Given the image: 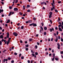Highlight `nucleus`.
<instances>
[{"label":"nucleus","instance_id":"nucleus-1","mask_svg":"<svg viewBox=\"0 0 63 63\" xmlns=\"http://www.w3.org/2000/svg\"><path fill=\"white\" fill-rule=\"evenodd\" d=\"M53 54V58L52 59V61H54L55 59V54L54 53H53L52 54Z\"/></svg>","mask_w":63,"mask_h":63},{"label":"nucleus","instance_id":"nucleus-2","mask_svg":"<svg viewBox=\"0 0 63 63\" xmlns=\"http://www.w3.org/2000/svg\"><path fill=\"white\" fill-rule=\"evenodd\" d=\"M13 34L15 36H17L18 35L17 33L16 32H13Z\"/></svg>","mask_w":63,"mask_h":63},{"label":"nucleus","instance_id":"nucleus-3","mask_svg":"<svg viewBox=\"0 0 63 63\" xmlns=\"http://www.w3.org/2000/svg\"><path fill=\"white\" fill-rule=\"evenodd\" d=\"M49 30H50L51 32H52V31H53L54 30V28H52V29H49Z\"/></svg>","mask_w":63,"mask_h":63},{"label":"nucleus","instance_id":"nucleus-4","mask_svg":"<svg viewBox=\"0 0 63 63\" xmlns=\"http://www.w3.org/2000/svg\"><path fill=\"white\" fill-rule=\"evenodd\" d=\"M3 36L2 34H1V35H0V39L1 38V39H3Z\"/></svg>","mask_w":63,"mask_h":63},{"label":"nucleus","instance_id":"nucleus-5","mask_svg":"<svg viewBox=\"0 0 63 63\" xmlns=\"http://www.w3.org/2000/svg\"><path fill=\"white\" fill-rule=\"evenodd\" d=\"M58 29L59 31L61 32L62 31V29H61V28L60 27H59Z\"/></svg>","mask_w":63,"mask_h":63},{"label":"nucleus","instance_id":"nucleus-6","mask_svg":"<svg viewBox=\"0 0 63 63\" xmlns=\"http://www.w3.org/2000/svg\"><path fill=\"white\" fill-rule=\"evenodd\" d=\"M18 8H15L14 9V10L15 11H17L18 10Z\"/></svg>","mask_w":63,"mask_h":63},{"label":"nucleus","instance_id":"nucleus-7","mask_svg":"<svg viewBox=\"0 0 63 63\" xmlns=\"http://www.w3.org/2000/svg\"><path fill=\"white\" fill-rule=\"evenodd\" d=\"M33 26L35 27L37 26V24H34V23H33Z\"/></svg>","mask_w":63,"mask_h":63},{"label":"nucleus","instance_id":"nucleus-8","mask_svg":"<svg viewBox=\"0 0 63 63\" xmlns=\"http://www.w3.org/2000/svg\"><path fill=\"white\" fill-rule=\"evenodd\" d=\"M12 11H11L9 13V15H8V16H11L12 13Z\"/></svg>","mask_w":63,"mask_h":63},{"label":"nucleus","instance_id":"nucleus-9","mask_svg":"<svg viewBox=\"0 0 63 63\" xmlns=\"http://www.w3.org/2000/svg\"><path fill=\"white\" fill-rule=\"evenodd\" d=\"M10 22V20H8L6 22V23H9Z\"/></svg>","mask_w":63,"mask_h":63},{"label":"nucleus","instance_id":"nucleus-10","mask_svg":"<svg viewBox=\"0 0 63 63\" xmlns=\"http://www.w3.org/2000/svg\"><path fill=\"white\" fill-rule=\"evenodd\" d=\"M3 9H0V13H1V12H3Z\"/></svg>","mask_w":63,"mask_h":63},{"label":"nucleus","instance_id":"nucleus-11","mask_svg":"<svg viewBox=\"0 0 63 63\" xmlns=\"http://www.w3.org/2000/svg\"><path fill=\"white\" fill-rule=\"evenodd\" d=\"M49 14H50V15L51 16L52 15V13L51 12H50L49 13Z\"/></svg>","mask_w":63,"mask_h":63},{"label":"nucleus","instance_id":"nucleus-12","mask_svg":"<svg viewBox=\"0 0 63 63\" xmlns=\"http://www.w3.org/2000/svg\"><path fill=\"white\" fill-rule=\"evenodd\" d=\"M10 42V41H9V40H8V41L7 42V45H8L9 44V43Z\"/></svg>","mask_w":63,"mask_h":63},{"label":"nucleus","instance_id":"nucleus-13","mask_svg":"<svg viewBox=\"0 0 63 63\" xmlns=\"http://www.w3.org/2000/svg\"><path fill=\"white\" fill-rule=\"evenodd\" d=\"M23 8L24 10H25V6L24 5L23 6Z\"/></svg>","mask_w":63,"mask_h":63},{"label":"nucleus","instance_id":"nucleus-14","mask_svg":"<svg viewBox=\"0 0 63 63\" xmlns=\"http://www.w3.org/2000/svg\"><path fill=\"white\" fill-rule=\"evenodd\" d=\"M45 3V2H41V5H43V4H44Z\"/></svg>","mask_w":63,"mask_h":63},{"label":"nucleus","instance_id":"nucleus-15","mask_svg":"<svg viewBox=\"0 0 63 63\" xmlns=\"http://www.w3.org/2000/svg\"><path fill=\"white\" fill-rule=\"evenodd\" d=\"M44 30H46L47 29V28L46 27H44Z\"/></svg>","mask_w":63,"mask_h":63},{"label":"nucleus","instance_id":"nucleus-16","mask_svg":"<svg viewBox=\"0 0 63 63\" xmlns=\"http://www.w3.org/2000/svg\"><path fill=\"white\" fill-rule=\"evenodd\" d=\"M55 60L56 61H58L59 60V59L58 58H55Z\"/></svg>","mask_w":63,"mask_h":63},{"label":"nucleus","instance_id":"nucleus-17","mask_svg":"<svg viewBox=\"0 0 63 63\" xmlns=\"http://www.w3.org/2000/svg\"><path fill=\"white\" fill-rule=\"evenodd\" d=\"M62 26V25L61 24L60 25H58V27H60L61 26Z\"/></svg>","mask_w":63,"mask_h":63},{"label":"nucleus","instance_id":"nucleus-18","mask_svg":"<svg viewBox=\"0 0 63 63\" xmlns=\"http://www.w3.org/2000/svg\"><path fill=\"white\" fill-rule=\"evenodd\" d=\"M35 55H38V53L37 52H36L35 53Z\"/></svg>","mask_w":63,"mask_h":63},{"label":"nucleus","instance_id":"nucleus-19","mask_svg":"<svg viewBox=\"0 0 63 63\" xmlns=\"http://www.w3.org/2000/svg\"><path fill=\"white\" fill-rule=\"evenodd\" d=\"M51 17H52V16L51 15H49V18L50 19L51 18Z\"/></svg>","mask_w":63,"mask_h":63},{"label":"nucleus","instance_id":"nucleus-20","mask_svg":"<svg viewBox=\"0 0 63 63\" xmlns=\"http://www.w3.org/2000/svg\"><path fill=\"white\" fill-rule=\"evenodd\" d=\"M57 45L58 46V47H60V44L59 43H58L57 44Z\"/></svg>","mask_w":63,"mask_h":63},{"label":"nucleus","instance_id":"nucleus-21","mask_svg":"<svg viewBox=\"0 0 63 63\" xmlns=\"http://www.w3.org/2000/svg\"><path fill=\"white\" fill-rule=\"evenodd\" d=\"M55 11L57 13H58V11L57 10H56L55 9Z\"/></svg>","mask_w":63,"mask_h":63},{"label":"nucleus","instance_id":"nucleus-22","mask_svg":"<svg viewBox=\"0 0 63 63\" xmlns=\"http://www.w3.org/2000/svg\"><path fill=\"white\" fill-rule=\"evenodd\" d=\"M61 41L62 42H63V39L62 38V37H61Z\"/></svg>","mask_w":63,"mask_h":63},{"label":"nucleus","instance_id":"nucleus-23","mask_svg":"<svg viewBox=\"0 0 63 63\" xmlns=\"http://www.w3.org/2000/svg\"><path fill=\"white\" fill-rule=\"evenodd\" d=\"M29 41H32V39H29Z\"/></svg>","mask_w":63,"mask_h":63},{"label":"nucleus","instance_id":"nucleus-24","mask_svg":"<svg viewBox=\"0 0 63 63\" xmlns=\"http://www.w3.org/2000/svg\"><path fill=\"white\" fill-rule=\"evenodd\" d=\"M47 34V33L46 32H44V35H46Z\"/></svg>","mask_w":63,"mask_h":63},{"label":"nucleus","instance_id":"nucleus-25","mask_svg":"<svg viewBox=\"0 0 63 63\" xmlns=\"http://www.w3.org/2000/svg\"><path fill=\"white\" fill-rule=\"evenodd\" d=\"M27 6L28 7V8H29L30 7V5H27Z\"/></svg>","mask_w":63,"mask_h":63},{"label":"nucleus","instance_id":"nucleus-26","mask_svg":"<svg viewBox=\"0 0 63 63\" xmlns=\"http://www.w3.org/2000/svg\"><path fill=\"white\" fill-rule=\"evenodd\" d=\"M41 28L42 29V31H43V27H42L41 26Z\"/></svg>","mask_w":63,"mask_h":63},{"label":"nucleus","instance_id":"nucleus-27","mask_svg":"<svg viewBox=\"0 0 63 63\" xmlns=\"http://www.w3.org/2000/svg\"><path fill=\"white\" fill-rule=\"evenodd\" d=\"M25 46L26 47H29V45H25Z\"/></svg>","mask_w":63,"mask_h":63},{"label":"nucleus","instance_id":"nucleus-28","mask_svg":"<svg viewBox=\"0 0 63 63\" xmlns=\"http://www.w3.org/2000/svg\"><path fill=\"white\" fill-rule=\"evenodd\" d=\"M27 12H31V11L30 10H27Z\"/></svg>","mask_w":63,"mask_h":63},{"label":"nucleus","instance_id":"nucleus-29","mask_svg":"<svg viewBox=\"0 0 63 63\" xmlns=\"http://www.w3.org/2000/svg\"><path fill=\"white\" fill-rule=\"evenodd\" d=\"M18 2V0H16L15 1V3H16Z\"/></svg>","mask_w":63,"mask_h":63},{"label":"nucleus","instance_id":"nucleus-30","mask_svg":"<svg viewBox=\"0 0 63 63\" xmlns=\"http://www.w3.org/2000/svg\"><path fill=\"white\" fill-rule=\"evenodd\" d=\"M24 28V26H21V29H23Z\"/></svg>","mask_w":63,"mask_h":63},{"label":"nucleus","instance_id":"nucleus-31","mask_svg":"<svg viewBox=\"0 0 63 63\" xmlns=\"http://www.w3.org/2000/svg\"><path fill=\"white\" fill-rule=\"evenodd\" d=\"M11 58L9 57L8 58V60H10L11 59Z\"/></svg>","mask_w":63,"mask_h":63},{"label":"nucleus","instance_id":"nucleus-32","mask_svg":"<svg viewBox=\"0 0 63 63\" xmlns=\"http://www.w3.org/2000/svg\"><path fill=\"white\" fill-rule=\"evenodd\" d=\"M26 50L27 51H28L29 50V49L28 48H27L26 49Z\"/></svg>","mask_w":63,"mask_h":63},{"label":"nucleus","instance_id":"nucleus-33","mask_svg":"<svg viewBox=\"0 0 63 63\" xmlns=\"http://www.w3.org/2000/svg\"><path fill=\"white\" fill-rule=\"evenodd\" d=\"M14 60H12L11 61V63H14Z\"/></svg>","mask_w":63,"mask_h":63},{"label":"nucleus","instance_id":"nucleus-34","mask_svg":"<svg viewBox=\"0 0 63 63\" xmlns=\"http://www.w3.org/2000/svg\"><path fill=\"white\" fill-rule=\"evenodd\" d=\"M19 14L20 15H22L23 14V13H22L21 12H20L19 13Z\"/></svg>","mask_w":63,"mask_h":63},{"label":"nucleus","instance_id":"nucleus-35","mask_svg":"<svg viewBox=\"0 0 63 63\" xmlns=\"http://www.w3.org/2000/svg\"><path fill=\"white\" fill-rule=\"evenodd\" d=\"M9 8H10V9H12V7H11V6H9Z\"/></svg>","mask_w":63,"mask_h":63},{"label":"nucleus","instance_id":"nucleus-36","mask_svg":"<svg viewBox=\"0 0 63 63\" xmlns=\"http://www.w3.org/2000/svg\"><path fill=\"white\" fill-rule=\"evenodd\" d=\"M58 38L59 39H60L61 37H60V36H58Z\"/></svg>","mask_w":63,"mask_h":63},{"label":"nucleus","instance_id":"nucleus-37","mask_svg":"<svg viewBox=\"0 0 63 63\" xmlns=\"http://www.w3.org/2000/svg\"><path fill=\"white\" fill-rule=\"evenodd\" d=\"M49 21L50 22H51V23H52V20H50V19H49Z\"/></svg>","mask_w":63,"mask_h":63},{"label":"nucleus","instance_id":"nucleus-38","mask_svg":"<svg viewBox=\"0 0 63 63\" xmlns=\"http://www.w3.org/2000/svg\"><path fill=\"white\" fill-rule=\"evenodd\" d=\"M24 58V57H23V56L21 57V59H23Z\"/></svg>","mask_w":63,"mask_h":63},{"label":"nucleus","instance_id":"nucleus-39","mask_svg":"<svg viewBox=\"0 0 63 63\" xmlns=\"http://www.w3.org/2000/svg\"><path fill=\"white\" fill-rule=\"evenodd\" d=\"M2 42H1V41H0V45H2Z\"/></svg>","mask_w":63,"mask_h":63},{"label":"nucleus","instance_id":"nucleus-40","mask_svg":"<svg viewBox=\"0 0 63 63\" xmlns=\"http://www.w3.org/2000/svg\"><path fill=\"white\" fill-rule=\"evenodd\" d=\"M9 32H7V36H9Z\"/></svg>","mask_w":63,"mask_h":63},{"label":"nucleus","instance_id":"nucleus-41","mask_svg":"<svg viewBox=\"0 0 63 63\" xmlns=\"http://www.w3.org/2000/svg\"><path fill=\"white\" fill-rule=\"evenodd\" d=\"M32 22V21L31 20H29V23H31Z\"/></svg>","mask_w":63,"mask_h":63},{"label":"nucleus","instance_id":"nucleus-42","mask_svg":"<svg viewBox=\"0 0 63 63\" xmlns=\"http://www.w3.org/2000/svg\"><path fill=\"white\" fill-rule=\"evenodd\" d=\"M33 19L34 20H36V18L34 17L33 18Z\"/></svg>","mask_w":63,"mask_h":63},{"label":"nucleus","instance_id":"nucleus-43","mask_svg":"<svg viewBox=\"0 0 63 63\" xmlns=\"http://www.w3.org/2000/svg\"><path fill=\"white\" fill-rule=\"evenodd\" d=\"M60 47H59V46H58L57 47V48L58 49H60Z\"/></svg>","mask_w":63,"mask_h":63},{"label":"nucleus","instance_id":"nucleus-44","mask_svg":"<svg viewBox=\"0 0 63 63\" xmlns=\"http://www.w3.org/2000/svg\"><path fill=\"white\" fill-rule=\"evenodd\" d=\"M32 56H33V57H34V56H35V54H32Z\"/></svg>","mask_w":63,"mask_h":63},{"label":"nucleus","instance_id":"nucleus-45","mask_svg":"<svg viewBox=\"0 0 63 63\" xmlns=\"http://www.w3.org/2000/svg\"><path fill=\"white\" fill-rule=\"evenodd\" d=\"M51 48H49V50L50 51L51 50Z\"/></svg>","mask_w":63,"mask_h":63},{"label":"nucleus","instance_id":"nucleus-46","mask_svg":"<svg viewBox=\"0 0 63 63\" xmlns=\"http://www.w3.org/2000/svg\"><path fill=\"white\" fill-rule=\"evenodd\" d=\"M56 34H57V35H58V34H59V32H57Z\"/></svg>","mask_w":63,"mask_h":63},{"label":"nucleus","instance_id":"nucleus-47","mask_svg":"<svg viewBox=\"0 0 63 63\" xmlns=\"http://www.w3.org/2000/svg\"><path fill=\"white\" fill-rule=\"evenodd\" d=\"M41 24H42V26H43V25H44L43 23H41Z\"/></svg>","mask_w":63,"mask_h":63},{"label":"nucleus","instance_id":"nucleus-48","mask_svg":"<svg viewBox=\"0 0 63 63\" xmlns=\"http://www.w3.org/2000/svg\"><path fill=\"white\" fill-rule=\"evenodd\" d=\"M60 52H61V54H63V50L62 52V51H61Z\"/></svg>","mask_w":63,"mask_h":63},{"label":"nucleus","instance_id":"nucleus-49","mask_svg":"<svg viewBox=\"0 0 63 63\" xmlns=\"http://www.w3.org/2000/svg\"><path fill=\"white\" fill-rule=\"evenodd\" d=\"M35 48L36 49L38 47L36 45L35 46Z\"/></svg>","mask_w":63,"mask_h":63},{"label":"nucleus","instance_id":"nucleus-50","mask_svg":"<svg viewBox=\"0 0 63 63\" xmlns=\"http://www.w3.org/2000/svg\"><path fill=\"white\" fill-rule=\"evenodd\" d=\"M33 25V23H32V24H30L29 25H30V26H32V25Z\"/></svg>","mask_w":63,"mask_h":63},{"label":"nucleus","instance_id":"nucleus-51","mask_svg":"<svg viewBox=\"0 0 63 63\" xmlns=\"http://www.w3.org/2000/svg\"><path fill=\"white\" fill-rule=\"evenodd\" d=\"M58 20L59 21H60L61 20V19H60V18L59 17H58Z\"/></svg>","mask_w":63,"mask_h":63},{"label":"nucleus","instance_id":"nucleus-52","mask_svg":"<svg viewBox=\"0 0 63 63\" xmlns=\"http://www.w3.org/2000/svg\"><path fill=\"white\" fill-rule=\"evenodd\" d=\"M17 54L16 53H15L14 55H17Z\"/></svg>","mask_w":63,"mask_h":63},{"label":"nucleus","instance_id":"nucleus-53","mask_svg":"<svg viewBox=\"0 0 63 63\" xmlns=\"http://www.w3.org/2000/svg\"><path fill=\"white\" fill-rule=\"evenodd\" d=\"M53 4H55V3H54V0H53Z\"/></svg>","mask_w":63,"mask_h":63},{"label":"nucleus","instance_id":"nucleus-54","mask_svg":"<svg viewBox=\"0 0 63 63\" xmlns=\"http://www.w3.org/2000/svg\"><path fill=\"white\" fill-rule=\"evenodd\" d=\"M52 53H54V49H52Z\"/></svg>","mask_w":63,"mask_h":63},{"label":"nucleus","instance_id":"nucleus-55","mask_svg":"<svg viewBox=\"0 0 63 63\" xmlns=\"http://www.w3.org/2000/svg\"><path fill=\"white\" fill-rule=\"evenodd\" d=\"M1 3L3 5L4 4V2L2 1L1 2Z\"/></svg>","mask_w":63,"mask_h":63},{"label":"nucleus","instance_id":"nucleus-56","mask_svg":"<svg viewBox=\"0 0 63 63\" xmlns=\"http://www.w3.org/2000/svg\"><path fill=\"white\" fill-rule=\"evenodd\" d=\"M53 41V38H52L51 39V41Z\"/></svg>","mask_w":63,"mask_h":63},{"label":"nucleus","instance_id":"nucleus-57","mask_svg":"<svg viewBox=\"0 0 63 63\" xmlns=\"http://www.w3.org/2000/svg\"><path fill=\"white\" fill-rule=\"evenodd\" d=\"M58 39H56L55 40L56 42H57L58 41Z\"/></svg>","mask_w":63,"mask_h":63},{"label":"nucleus","instance_id":"nucleus-58","mask_svg":"<svg viewBox=\"0 0 63 63\" xmlns=\"http://www.w3.org/2000/svg\"><path fill=\"white\" fill-rule=\"evenodd\" d=\"M61 2V1H58V3H60Z\"/></svg>","mask_w":63,"mask_h":63},{"label":"nucleus","instance_id":"nucleus-59","mask_svg":"<svg viewBox=\"0 0 63 63\" xmlns=\"http://www.w3.org/2000/svg\"><path fill=\"white\" fill-rule=\"evenodd\" d=\"M20 42L21 43H22L23 42L22 40L20 41Z\"/></svg>","mask_w":63,"mask_h":63},{"label":"nucleus","instance_id":"nucleus-60","mask_svg":"<svg viewBox=\"0 0 63 63\" xmlns=\"http://www.w3.org/2000/svg\"><path fill=\"white\" fill-rule=\"evenodd\" d=\"M21 55H22L21 54H19V57H21Z\"/></svg>","mask_w":63,"mask_h":63},{"label":"nucleus","instance_id":"nucleus-61","mask_svg":"<svg viewBox=\"0 0 63 63\" xmlns=\"http://www.w3.org/2000/svg\"><path fill=\"white\" fill-rule=\"evenodd\" d=\"M37 44L38 45H39V43H38V42H37Z\"/></svg>","mask_w":63,"mask_h":63},{"label":"nucleus","instance_id":"nucleus-62","mask_svg":"<svg viewBox=\"0 0 63 63\" xmlns=\"http://www.w3.org/2000/svg\"><path fill=\"white\" fill-rule=\"evenodd\" d=\"M5 61H8V59H5Z\"/></svg>","mask_w":63,"mask_h":63},{"label":"nucleus","instance_id":"nucleus-63","mask_svg":"<svg viewBox=\"0 0 63 63\" xmlns=\"http://www.w3.org/2000/svg\"><path fill=\"white\" fill-rule=\"evenodd\" d=\"M28 63H30V61L29 60H28Z\"/></svg>","mask_w":63,"mask_h":63},{"label":"nucleus","instance_id":"nucleus-64","mask_svg":"<svg viewBox=\"0 0 63 63\" xmlns=\"http://www.w3.org/2000/svg\"><path fill=\"white\" fill-rule=\"evenodd\" d=\"M61 27L62 28V29H63V26H62V27Z\"/></svg>","mask_w":63,"mask_h":63}]
</instances>
